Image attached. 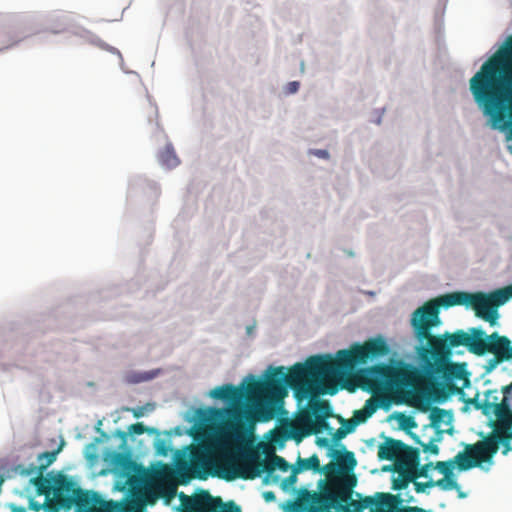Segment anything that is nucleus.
<instances>
[{
  "label": "nucleus",
  "instance_id": "9b49d317",
  "mask_svg": "<svg viewBox=\"0 0 512 512\" xmlns=\"http://www.w3.org/2000/svg\"><path fill=\"white\" fill-rule=\"evenodd\" d=\"M510 298H512V286L498 289L489 294L474 293L470 306L478 318L494 326L499 318V306L505 304Z\"/></svg>",
  "mask_w": 512,
  "mask_h": 512
},
{
  "label": "nucleus",
  "instance_id": "8fccbe9b",
  "mask_svg": "<svg viewBox=\"0 0 512 512\" xmlns=\"http://www.w3.org/2000/svg\"><path fill=\"white\" fill-rule=\"evenodd\" d=\"M313 153L320 158H328L329 157V154L326 150L319 149V150H315Z\"/></svg>",
  "mask_w": 512,
  "mask_h": 512
},
{
  "label": "nucleus",
  "instance_id": "a878e982",
  "mask_svg": "<svg viewBox=\"0 0 512 512\" xmlns=\"http://www.w3.org/2000/svg\"><path fill=\"white\" fill-rule=\"evenodd\" d=\"M33 485L37 489V493L39 495H45L47 502L50 498V495H54V477L53 478H45L41 474L32 480Z\"/></svg>",
  "mask_w": 512,
  "mask_h": 512
},
{
  "label": "nucleus",
  "instance_id": "4be33fe9",
  "mask_svg": "<svg viewBox=\"0 0 512 512\" xmlns=\"http://www.w3.org/2000/svg\"><path fill=\"white\" fill-rule=\"evenodd\" d=\"M405 447V443L401 440H396L387 437L383 443L378 447V458L380 460H389L396 463L401 450Z\"/></svg>",
  "mask_w": 512,
  "mask_h": 512
},
{
  "label": "nucleus",
  "instance_id": "c756f323",
  "mask_svg": "<svg viewBox=\"0 0 512 512\" xmlns=\"http://www.w3.org/2000/svg\"><path fill=\"white\" fill-rule=\"evenodd\" d=\"M376 410V405L372 398L366 401L365 407L360 410H356L352 416L354 424L364 423Z\"/></svg>",
  "mask_w": 512,
  "mask_h": 512
},
{
  "label": "nucleus",
  "instance_id": "7ed1b4c3",
  "mask_svg": "<svg viewBox=\"0 0 512 512\" xmlns=\"http://www.w3.org/2000/svg\"><path fill=\"white\" fill-rule=\"evenodd\" d=\"M355 485L356 478L353 475L331 481L320 493L311 496L308 512H332V508L337 512H364L366 509L374 512L381 509L377 493L364 497L360 493H355L356 499H353Z\"/></svg>",
  "mask_w": 512,
  "mask_h": 512
},
{
  "label": "nucleus",
  "instance_id": "cd10ccee",
  "mask_svg": "<svg viewBox=\"0 0 512 512\" xmlns=\"http://www.w3.org/2000/svg\"><path fill=\"white\" fill-rule=\"evenodd\" d=\"M395 471L398 473V476L393 479V490H404L409 486L410 483L414 482L415 475L412 473L411 470L395 469Z\"/></svg>",
  "mask_w": 512,
  "mask_h": 512
},
{
  "label": "nucleus",
  "instance_id": "c85d7f7f",
  "mask_svg": "<svg viewBox=\"0 0 512 512\" xmlns=\"http://www.w3.org/2000/svg\"><path fill=\"white\" fill-rule=\"evenodd\" d=\"M59 450L56 451H50V452H43L38 455V462L39 466L32 465L29 471H22L23 474H31L34 473L37 469L40 471L46 469L48 466H50L55 460L56 456Z\"/></svg>",
  "mask_w": 512,
  "mask_h": 512
},
{
  "label": "nucleus",
  "instance_id": "4d7b16f0",
  "mask_svg": "<svg viewBox=\"0 0 512 512\" xmlns=\"http://www.w3.org/2000/svg\"><path fill=\"white\" fill-rule=\"evenodd\" d=\"M507 421L510 422V424H512V410L510 411Z\"/></svg>",
  "mask_w": 512,
  "mask_h": 512
},
{
  "label": "nucleus",
  "instance_id": "864d4df0",
  "mask_svg": "<svg viewBox=\"0 0 512 512\" xmlns=\"http://www.w3.org/2000/svg\"><path fill=\"white\" fill-rule=\"evenodd\" d=\"M143 415V411L141 408H138V409H134L133 410V416L136 417V418H139Z\"/></svg>",
  "mask_w": 512,
  "mask_h": 512
},
{
  "label": "nucleus",
  "instance_id": "a211bd4d",
  "mask_svg": "<svg viewBox=\"0 0 512 512\" xmlns=\"http://www.w3.org/2000/svg\"><path fill=\"white\" fill-rule=\"evenodd\" d=\"M189 512H241V507L234 501L224 502L221 497L202 491L187 504Z\"/></svg>",
  "mask_w": 512,
  "mask_h": 512
},
{
  "label": "nucleus",
  "instance_id": "9d476101",
  "mask_svg": "<svg viewBox=\"0 0 512 512\" xmlns=\"http://www.w3.org/2000/svg\"><path fill=\"white\" fill-rule=\"evenodd\" d=\"M73 505L79 512H138L140 503L137 499L128 500L125 503L106 501L96 492L78 488Z\"/></svg>",
  "mask_w": 512,
  "mask_h": 512
},
{
  "label": "nucleus",
  "instance_id": "e433bc0d",
  "mask_svg": "<svg viewBox=\"0 0 512 512\" xmlns=\"http://www.w3.org/2000/svg\"><path fill=\"white\" fill-rule=\"evenodd\" d=\"M160 494L163 497L171 499L176 494V486L172 483L162 484L160 485Z\"/></svg>",
  "mask_w": 512,
  "mask_h": 512
},
{
  "label": "nucleus",
  "instance_id": "b1692460",
  "mask_svg": "<svg viewBox=\"0 0 512 512\" xmlns=\"http://www.w3.org/2000/svg\"><path fill=\"white\" fill-rule=\"evenodd\" d=\"M297 471L303 472L306 470H313L315 472L324 471L327 474L331 473L335 469V464L333 462L328 463L323 468L320 467V461L316 454L310 456L309 458H301L299 457L296 465L294 466Z\"/></svg>",
  "mask_w": 512,
  "mask_h": 512
},
{
  "label": "nucleus",
  "instance_id": "09e8293b",
  "mask_svg": "<svg viewBox=\"0 0 512 512\" xmlns=\"http://www.w3.org/2000/svg\"><path fill=\"white\" fill-rule=\"evenodd\" d=\"M500 47L512 50V35L509 36Z\"/></svg>",
  "mask_w": 512,
  "mask_h": 512
},
{
  "label": "nucleus",
  "instance_id": "2eb2a0df",
  "mask_svg": "<svg viewBox=\"0 0 512 512\" xmlns=\"http://www.w3.org/2000/svg\"><path fill=\"white\" fill-rule=\"evenodd\" d=\"M247 467L248 465L245 464L239 468L230 466L225 468L224 470L227 472L226 479L231 480L237 477L242 479H253L261 472H265L267 476H271L276 470L287 472L290 468H292L283 457L277 454H272L271 457H267L262 461H258L256 463V470L254 472H250Z\"/></svg>",
  "mask_w": 512,
  "mask_h": 512
},
{
  "label": "nucleus",
  "instance_id": "de8ad7c7",
  "mask_svg": "<svg viewBox=\"0 0 512 512\" xmlns=\"http://www.w3.org/2000/svg\"><path fill=\"white\" fill-rule=\"evenodd\" d=\"M289 511L290 512H300L302 511V506L299 502H291L289 504Z\"/></svg>",
  "mask_w": 512,
  "mask_h": 512
},
{
  "label": "nucleus",
  "instance_id": "6e6d98bb",
  "mask_svg": "<svg viewBox=\"0 0 512 512\" xmlns=\"http://www.w3.org/2000/svg\"><path fill=\"white\" fill-rule=\"evenodd\" d=\"M195 440H198L201 436H204V433L201 431H196L195 434H192Z\"/></svg>",
  "mask_w": 512,
  "mask_h": 512
},
{
  "label": "nucleus",
  "instance_id": "0eeeda50",
  "mask_svg": "<svg viewBox=\"0 0 512 512\" xmlns=\"http://www.w3.org/2000/svg\"><path fill=\"white\" fill-rule=\"evenodd\" d=\"M361 364H363L362 359H360L358 348L354 344L350 349L338 351L335 357L323 355L309 358L307 369L312 374L313 380H317L324 390L331 391L332 389L337 390V388L326 389L324 384L327 381L343 375Z\"/></svg>",
  "mask_w": 512,
  "mask_h": 512
},
{
  "label": "nucleus",
  "instance_id": "a19ab883",
  "mask_svg": "<svg viewBox=\"0 0 512 512\" xmlns=\"http://www.w3.org/2000/svg\"><path fill=\"white\" fill-rule=\"evenodd\" d=\"M128 431L131 434L141 435L144 432L151 430L147 429L142 423H135L129 426Z\"/></svg>",
  "mask_w": 512,
  "mask_h": 512
},
{
  "label": "nucleus",
  "instance_id": "423d86ee",
  "mask_svg": "<svg viewBox=\"0 0 512 512\" xmlns=\"http://www.w3.org/2000/svg\"><path fill=\"white\" fill-rule=\"evenodd\" d=\"M189 460L178 464L180 483L186 484L191 479L206 480L218 475L221 468L220 446L216 441L203 440L189 447Z\"/></svg>",
  "mask_w": 512,
  "mask_h": 512
},
{
  "label": "nucleus",
  "instance_id": "58836bf2",
  "mask_svg": "<svg viewBox=\"0 0 512 512\" xmlns=\"http://www.w3.org/2000/svg\"><path fill=\"white\" fill-rule=\"evenodd\" d=\"M154 448L156 453L161 456H167L169 452V447L166 444V441L163 439H156L154 442Z\"/></svg>",
  "mask_w": 512,
  "mask_h": 512
},
{
  "label": "nucleus",
  "instance_id": "6e6552de",
  "mask_svg": "<svg viewBox=\"0 0 512 512\" xmlns=\"http://www.w3.org/2000/svg\"><path fill=\"white\" fill-rule=\"evenodd\" d=\"M473 294L468 292H452L441 295L435 299L427 301L423 306L417 308L411 318V322L420 324L419 333L423 337L429 335V329L440 324V307H453L457 305L470 306Z\"/></svg>",
  "mask_w": 512,
  "mask_h": 512
},
{
  "label": "nucleus",
  "instance_id": "6ab92c4d",
  "mask_svg": "<svg viewBox=\"0 0 512 512\" xmlns=\"http://www.w3.org/2000/svg\"><path fill=\"white\" fill-rule=\"evenodd\" d=\"M356 346L363 364H366L369 359L386 356L390 351L387 342L381 336L370 338L363 344L356 343Z\"/></svg>",
  "mask_w": 512,
  "mask_h": 512
},
{
  "label": "nucleus",
  "instance_id": "393cba45",
  "mask_svg": "<svg viewBox=\"0 0 512 512\" xmlns=\"http://www.w3.org/2000/svg\"><path fill=\"white\" fill-rule=\"evenodd\" d=\"M330 456L334 457L337 461V465L341 469H345L347 471L353 470L356 466V459L354 456V453L351 451H347L344 449V451H338L331 449Z\"/></svg>",
  "mask_w": 512,
  "mask_h": 512
},
{
  "label": "nucleus",
  "instance_id": "1a4fd4ad",
  "mask_svg": "<svg viewBox=\"0 0 512 512\" xmlns=\"http://www.w3.org/2000/svg\"><path fill=\"white\" fill-rule=\"evenodd\" d=\"M377 375L384 380L387 389L403 401L415 398V390L420 383V372L409 365L390 366L379 365L375 367Z\"/></svg>",
  "mask_w": 512,
  "mask_h": 512
},
{
  "label": "nucleus",
  "instance_id": "f8f14e48",
  "mask_svg": "<svg viewBox=\"0 0 512 512\" xmlns=\"http://www.w3.org/2000/svg\"><path fill=\"white\" fill-rule=\"evenodd\" d=\"M487 353L493 355L485 364L486 372H491L502 362L512 360V345L507 336L493 332L485 335L474 355L483 356Z\"/></svg>",
  "mask_w": 512,
  "mask_h": 512
},
{
  "label": "nucleus",
  "instance_id": "dca6fc26",
  "mask_svg": "<svg viewBox=\"0 0 512 512\" xmlns=\"http://www.w3.org/2000/svg\"><path fill=\"white\" fill-rule=\"evenodd\" d=\"M510 387L506 386L501 391L497 389L487 390L484 392V399L479 401L475 399V407L481 409L486 416L494 414L495 422H503L508 419L511 408L506 393Z\"/></svg>",
  "mask_w": 512,
  "mask_h": 512
},
{
  "label": "nucleus",
  "instance_id": "a18cd8bd",
  "mask_svg": "<svg viewBox=\"0 0 512 512\" xmlns=\"http://www.w3.org/2000/svg\"><path fill=\"white\" fill-rule=\"evenodd\" d=\"M403 422L402 425L406 428H413L416 426V423L412 417H405L403 416Z\"/></svg>",
  "mask_w": 512,
  "mask_h": 512
},
{
  "label": "nucleus",
  "instance_id": "4c0bfd02",
  "mask_svg": "<svg viewBox=\"0 0 512 512\" xmlns=\"http://www.w3.org/2000/svg\"><path fill=\"white\" fill-rule=\"evenodd\" d=\"M413 485L417 493H428L427 489L435 486L434 480L432 479L427 482H418L417 480H414Z\"/></svg>",
  "mask_w": 512,
  "mask_h": 512
},
{
  "label": "nucleus",
  "instance_id": "4468645a",
  "mask_svg": "<svg viewBox=\"0 0 512 512\" xmlns=\"http://www.w3.org/2000/svg\"><path fill=\"white\" fill-rule=\"evenodd\" d=\"M424 372L429 376L441 375L447 382L462 381L463 387L470 384L469 372L465 363L449 362L450 358H444L439 364H433L436 357H419Z\"/></svg>",
  "mask_w": 512,
  "mask_h": 512
},
{
  "label": "nucleus",
  "instance_id": "f704fd0d",
  "mask_svg": "<svg viewBox=\"0 0 512 512\" xmlns=\"http://www.w3.org/2000/svg\"><path fill=\"white\" fill-rule=\"evenodd\" d=\"M438 439H432L429 443L421 442L418 437H415V442L422 447L424 453H431L433 455H437L439 453V447L435 444V441Z\"/></svg>",
  "mask_w": 512,
  "mask_h": 512
},
{
  "label": "nucleus",
  "instance_id": "aec40b11",
  "mask_svg": "<svg viewBox=\"0 0 512 512\" xmlns=\"http://www.w3.org/2000/svg\"><path fill=\"white\" fill-rule=\"evenodd\" d=\"M491 426L493 427V432L489 434L490 439L495 441L497 450L499 449V444H502V453L506 455L509 451L512 450V447L510 446L512 434H509V430L512 428V424L506 420L503 422H491Z\"/></svg>",
  "mask_w": 512,
  "mask_h": 512
},
{
  "label": "nucleus",
  "instance_id": "bb28decb",
  "mask_svg": "<svg viewBox=\"0 0 512 512\" xmlns=\"http://www.w3.org/2000/svg\"><path fill=\"white\" fill-rule=\"evenodd\" d=\"M126 483L128 485V491L132 497L130 500L137 499L140 503V509H142V506L144 504V501L142 499V490L144 485L143 479L136 475H130ZM140 511L141 510H139L138 512Z\"/></svg>",
  "mask_w": 512,
  "mask_h": 512
},
{
  "label": "nucleus",
  "instance_id": "412c9836",
  "mask_svg": "<svg viewBox=\"0 0 512 512\" xmlns=\"http://www.w3.org/2000/svg\"><path fill=\"white\" fill-rule=\"evenodd\" d=\"M378 497L380 498V507L381 509H377L374 512H397L401 507H399L403 502L413 503L415 502V498L406 494L405 498H402L400 494H390L377 492Z\"/></svg>",
  "mask_w": 512,
  "mask_h": 512
},
{
  "label": "nucleus",
  "instance_id": "5701e85b",
  "mask_svg": "<svg viewBox=\"0 0 512 512\" xmlns=\"http://www.w3.org/2000/svg\"><path fill=\"white\" fill-rule=\"evenodd\" d=\"M420 463V452L419 449L408 446L405 444V447L401 450L399 458L395 463V469L402 470H411L413 468H417Z\"/></svg>",
  "mask_w": 512,
  "mask_h": 512
},
{
  "label": "nucleus",
  "instance_id": "49530a36",
  "mask_svg": "<svg viewBox=\"0 0 512 512\" xmlns=\"http://www.w3.org/2000/svg\"><path fill=\"white\" fill-rule=\"evenodd\" d=\"M29 507L31 510L39 512L41 509L45 510V503L40 504V503L32 500V501H30Z\"/></svg>",
  "mask_w": 512,
  "mask_h": 512
},
{
  "label": "nucleus",
  "instance_id": "f03ea898",
  "mask_svg": "<svg viewBox=\"0 0 512 512\" xmlns=\"http://www.w3.org/2000/svg\"><path fill=\"white\" fill-rule=\"evenodd\" d=\"M469 89L491 126L512 140V50L499 47L470 78Z\"/></svg>",
  "mask_w": 512,
  "mask_h": 512
},
{
  "label": "nucleus",
  "instance_id": "72a5a7b5",
  "mask_svg": "<svg viewBox=\"0 0 512 512\" xmlns=\"http://www.w3.org/2000/svg\"><path fill=\"white\" fill-rule=\"evenodd\" d=\"M435 486L440 487L442 490H452V489H459V485L457 481L452 476H448L439 479L437 481H434Z\"/></svg>",
  "mask_w": 512,
  "mask_h": 512
},
{
  "label": "nucleus",
  "instance_id": "3c124183",
  "mask_svg": "<svg viewBox=\"0 0 512 512\" xmlns=\"http://www.w3.org/2000/svg\"><path fill=\"white\" fill-rule=\"evenodd\" d=\"M11 512H26V508L23 506H17L15 504L10 505Z\"/></svg>",
  "mask_w": 512,
  "mask_h": 512
},
{
  "label": "nucleus",
  "instance_id": "c03bdc74",
  "mask_svg": "<svg viewBox=\"0 0 512 512\" xmlns=\"http://www.w3.org/2000/svg\"><path fill=\"white\" fill-rule=\"evenodd\" d=\"M356 426H358V425L354 424L353 419L350 418L348 420L343 421L342 427H344L346 430H348V433H351L356 428Z\"/></svg>",
  "mask_w": 512,
  "mask_h": 512
},
{
  "label": "nucleus",
  "instance_id": "37998d69",
  "mask_svg": "<svg viewBox=\"0 0 512 512\" xmlns=\"http://www.w3.org/2000/svg\"><path fill=\"white\" fill-rule=\"evenodd\" d=\"M299 86H300V84H299V82H297V81L289 82V83L287 84V86H286V92H287L288 94H293V93H295V92H297V91H298Z\"/></svg>",
  "mask_w": 512,
  "mask_h": 512
},
{
  "label": "nucleus",
  "instance_id": "c9c22d12",
  "mask_svg": "<svg viewBox=\"0 0 512 512\" xmlns=\"http://www.w3.org/2000/svg\"><path fill=\"white\" fill-rule=\"evenodd\" d=\"M432 468H434V465L431 462L424 464V465L419 464V466H417V468H413L412 473L415 475V480H417L418 478H421V477L427 478L429 475V471Z\"/></svg>",
  "mask_w": 512,
  "mask_h": 512
},
{
  "label": "nucleus",
  "instance_id": "5fc2aeb1",
  "mask_svg": "<svg viewBox=\"0 0 512 512\" xmlns=\"http://www.w3.org/2000/svg\"><path fill=\"white\" fill-rule=\"evenodd\" d=\"M274 498H275V496H274L273 492H266L265 493V499L266 500H273Z\"/></svg>",
  "mask_w": 512,
  "mask_h": 512
},
{
  "label": "nucleus",
  "instance_id": "f3484780",
  "mask_svg": "<svg viewBox=\"0 0 512 512\" xmlns=\"http://www.w3.org/2000/svg\"><path fill=\"white\" fill-rule=\"evenodd\" d=\"M78 488L65 475L59 474L54 477V497L45 502V512H59L61 509H70L73 506Z\"/></svg>",
  "mask_w": 512,
  "mask_h": 512
},
{
  "label": "nucleus",
  "instance_id": "79ce46f5",
  "mask_svg": "<svg viewBox=\"0 0 512 512\" xmlns=\"http://www.w3.org/2000/svg\"><path fill=\"white\" fill-rule=\"evenodd\" d=\"M347 434H348V430H346L344 427H340L333 434V440L334 441H339L342 438H344Z\"/></svg>",
  "mask_w": 512,
  "mask_h": 512
},
{
  "label": "nucleus",
  "instance_id": "ea45409f",
  "mask_svg": "<svg viewBox=\"0 0 512 512\" xmlns=\"http://www.w3.org/2000/svg\"><path fill=\"white\" fill-rule=\"evenodd\" d=\"M297 474H299V471H297V469L293 466L292 473L288 477L283 479L282 487L284 489L292 487L297 481Z\"/></svg>",
  "mask_w": 512,
  "mask_h": 512
},
{
  "label": "nucleus",
  "instance_id": "2f4dec72",
  "mask_svg": "<svg viewBox=\"0 0 512 512\" xmlns=\"http://www.w3.org/2000/svg\"><path fill=\"white\" fill-rule=\"evenodd\" d=\"M455 465L458 466L457 455L448 461H438L434 465V469H437L440 473L444 474L445 477H448L453 475Z\"/></svg>",
  "mask_w": 512,
  "mask_h": 512
},
{
  "label": "nucleus",
  "instance_id": "603ef678",
  "mask_svg": "<svg viewBox=\"0 0 512 512\" xmlns=\"http://www.w3.org/2000/svg\"><path fill=\"white\" fill-rule=\"evenodd\" d=\"M317 444L319 446L327 447V446H329V440L327 438H318Z\"/></svg>",
  "mask_w": 512,
  "mask_h": 512
},
{
  "label": "nucleus",
  "instance_id": "f257e3e1",
  "mask_svg": "<svg viewBox=\"0 0 512 512\" xmlns=\"http://www.w3.org/2000/svg\"><path fill=\"white\" fill-rule=\"evenodd\" d=\"M308 360L305 364L297 363L285 373L284 367H270L266 379L263 381L254 380L247 385L248 396L252 398L254 406V417L256 421L267 422L277 414V406L282 404L283 398L287 395L286 385L294 390L299 400L311 399L310 410L303 413L299 423L308 430L309 434H318L328 429L326 419L331 415L329 402L315 400L320 394L336 393V389L326 391L317 380H313L309 373Z\"/></svg>",
  "mask_w": 512,
  "mask_h": 512
},
{
  "label": "nucleus",
  "instance_id": "20e7f679",
  "mask_svg": "<svg viewBox=\"0 0 512 512\" xmlns=\"http://www.w3.org/2000/svg\"><path fill=\"white\" fill-rule=\"evenodd\" d=\"M414 329L417 340L421 343L426 341V345H422L418 348L419 357H436V365L443 361L444 358H450L452 355L451 350L460 346H464L467 350L474 354L480 345L481 341L484 340L486 332L479 327L469 328L468 331L462 329L456 330L453 333L445 332L444 334L434 336L429 329V335L423 337L419 332L420 324L417 322H411Z\"/></svg>",
  "mask_w": 512,
  "mask_h": 512
},
{
  "label": "nucleus",
  "instance_id": "7c9ffc66",
  "mask_svg": "<svg viewBox=\"0 0 512 512\" xmlns=\"http://www.w3.org/2000/svg\"><path fill=\"white\" fill-rule=\"evenodd\" d=\"M159 160L162 165L173 168L179 163V160L171 145H167L159 155Z\"/></svg>",
  "mask_w": 512,
  "mask_h": 512
},
{
  "label": "nucleus",
  "instance_id": "473e14b6",
  "mask_svg": "<svg viewBox=\"0 0 512 512\" xmlns=\"http://www.w3.org/2000/svg\"><path fill=\"white\" fill-rule=\"evenodd\" d=\"M448 416V412L439 407L432 408L430 412V420L431 425L435 428H439L441 423L445 421V418Z\"/></svg>",
  "mask_w": 512,
  "mask_h": 512
},
{
  "label": "nucleus",
  "instance_id": "13d9d810",
  "mask_svg": "<svg viewBox=\"0 0 512 512\" xmlns=\"http://www.w3.org/2000/svg\"><path fill=\"white\" fill-rule=\"evenodd\" d=\"M465 496H466V495H465V493H463V492H461V491L459 492V497H460V498H463V497H465Z\"/></svg>",
  "mask_w": 512,
  "mask_h": 512
},
{
  "label": "nucleus",
  "instance_id": "ddd939ff",
  "mask_svg": "<svg viewBox=\"0 0 512 512\" xmlns=\"http://www.w3.org/2000/svg\"><path fill=\"white\" fill-rule=\"evenodd\" d=\"M497 453L495 441L489 435L474 444H466L463 451L457 454L458 469L467 471L482 463L490 462Z\"/></svg>",
  "mask_w": 512,
  "mask_h": 512
},
{
  "label": "nucleus",
  "instance_id": "39448f33",
  "mask_svg": "<svg viewBox=\"0 0 512 512\" xmlns=\"http://www.w3.org/2000/svg\"><path fill=\"white\" fill-rule=\"evenodd\" d=\"M210 395L231 403V407L225 410L227 419L224 425L227 433L232 437H239L246 430L247 422H256L253 401L248 396L247 387L226 384L215 387Z\"/></svg>",
  "mask_w": 512,
  "mask_h": 512
}]
</instances>
